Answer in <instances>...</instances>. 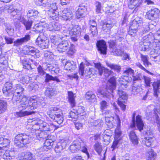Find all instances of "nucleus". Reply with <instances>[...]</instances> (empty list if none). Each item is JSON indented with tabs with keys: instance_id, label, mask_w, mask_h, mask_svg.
Returning a JSON list of instances; mask_svg holds the SVG:
<instances>
[{
	"instance_id": "nucleus-1",
	"label": "nucleus",
	"mask_w": 160,
	"mask_h": 160,
	"mask_svg": "<svg viewBox=\"0 0 160 160\" xmlns=\"http://www.w3.org/2000/svg\"><path fill=\"white\" fill-rule=\"evenodd\" d=\"M35 130V132H32L29 135L24 133L17 135L15 137V144L19 147H23L30 142L31 139L37 138L39 140H45L48 138V135L44 132H38L39 130Z\"/></svg>"
},
{
	"instance_id": "nucleus-2",
	"label": "nucleus",
	"mask_w": 160,
	"mask_h": 160,
	"mask_svg": "<svg viewBox=\"0 0 160 160\" xmlns=\"http://www.w3.org/2000/svg\"><path fill=\"white\" fill-rule=\"evenodd\" d=\"M94 64L95 67L97 69L98 71L95 70V69L93 68H90L88 67L86 68L85 72H84V66L82 62L81 63L79 66V73L81 75V78H83L84 76L86 78H90L94 74L98 73L101 76L103 72L105 77L107 78L111 74V71L102 66L100 63H94Z\"/></svg>"
},
{
	"instance_id": "nucleus-3",
	"label": "nucleus",
	"mask_w": 160,
	"mask_h": 160,
	"mask_svg": "<svg viewBox=\"0 0 160 160\" xmlns=\"http://www.w3.org/2000/svg\"><path fill=\"white\" fill-rule=\"evenodd\" d=\"M116 81L114 78H111L108 81L106 85V88L104 90H98V95H101L103 98H106L109 99H113V96L111 93L116 88Z\"/></svg>"
},
{
	"instance_id": "nucleus-4",
	"label": "nucleus",
	"mask_w": 160,
	"mask_h": 160,
	"mask_svg": "<svg viewBox=\"0 0 160 160\" xmlns=\"http://www.w3.org/2000/svg\"><path fill=\"white\" fill-rule=\"evenodd\" d=\"M50 117L58 124H60L63 122V118L62 110L57 107L50 108L47 112Z\"/></svg>"
},
{
	"instance_id": "nucleus-5",
	"label": "nucleus",
	"mask_w": 160,
	"mask_h": 160,
	"mask_svg": "<svg viewBox=\"0 0 160 160\" xmlns=\"http://www.w3.org/2000/svg\"><path fill=\"white\" fill-rule=\"evenodd\" d=\"M143 19L141 17H136L132 22H130L128 34L131 36L136 33L138 29L142 25Z\"/></svg>"
},
{
	"instance_id": "nucleus-6",
	"label": "nucleus",
	"mask_w": 160,
	"mask_h": 160,
	"mask_svg": "<svg viewBox=\"0 0 160 160\" xmlns=\"http://www.w3.org/2000/svg\"><path fill=\"white\" fill-rule=\"evenodd\" d=\"M12 99L15 101L17 103H20L18 108L20 110L27 109L29 110V101L28 100L26 97L20 96L17 97L15 95L12 97Z\"/></svg>"
},
{
	"instance_id": "nucleus-7",
	"label": "nucleus",
	"mask_w": 160,
	"mask_h": 160,
	"mask_svg": "<svg viewBox=\"0 0 160 160\" xmlns=\"http://www.w3.org/2000/svg\"><path fill=\"white\" fill-rule=\"evenodd\" d=\"M55 128V126L52 124H51L50 125L46 122L41 120L39 121L37 123V124L33 126V129L37 131L40 130L41 132L42 131L52 130Z\"/></svg>"
},
{
	"instance_id": "nucleus-8",
	"label": "nucleus",
	"mask_w": 160,
	"mask_h": 160,
	"mask_svg": "<svg viewBox=\"0 0 160 160\" xmlns=\"http://www.w3.org/2000/svg\"><path fill=\"white\" fill-rule=\"evenodd\" d=\"M43 35H44L43 34ZM44 37L43 35H39L36 40V44L41 48L43 49L48 48L49 43V40L46 37H48L50 35L47 34Z\"/></svg>"
},
{
	"instance_id": "nucleus-9",
	"label": "nucleus",
	"mask_w": 160,
	"mask_h": 160,
	"mask_svg": "<svg viewBox=\"0 0 160 160\" xmlns=\"http://www.w3.org/2000/svg\"><path fill=\"white\" fill-rule=\"evenodd\" d=\"M35 1L36 4L46 7L50 11H55L58 8L56 3H48V0H35Z\"/></svg>"
},
{
	"instance_id": "nucleus-10",
	"label": "nucleus",
	"mask_w": 160,
	"mask_h": 160,
	"mask_svg": "<svg viewBox=\"0 0 160 160\" xmlns=\"http://www.w3.org/2000/svg\"><path fill=\"white\" fill-rule=\"evenodd\" d=\"M135 114H133L132 120V122L130 125V127L133 128L135 127L136 125L138 130L141 132L143 130L144 126V124L141 118V117L139 115L136 116V124L135 121Z\"/></svg>"
},
{
	"instance_id": "nucleus-11",
	"label": "nucleus",
	"mask_w": 160,
	"mask_h": 160,
	"mask_svg": "<svg viewBox=\"0 0 160 160\" xmlns=\"http://www.w3.org/2000/svg\"><path fill=\"white\" fill-rule=\"evenodd\" d=\"M0 9L1 10H3L4 12L7 11L8 13H10L11 15L15 17V19L18 20V18L19 16L21 17L20 11L17 9H14L12 6L2 7H1Z\"/></svg>"
},
{
	"instance_id": "nucleus-12",
	"label": "nucleus",
	"mask_w": 160,
	"mask_h": 160,
	"mask_svg": "<svg viewBox=\"0 0 160 160\" xmlns=\"http://www.w3.org/2000/svg\"><path fill=\"white\" fill-rule=\"evenodd\" d=\"M12 84L11 82H7L4 85L2 89L3 92L6 96L12 97L13 94Z\"/></svg>"
},
{
	"instance_id": "nucleus-13",
	"label": "nucleus",
	"mask_w": 160,
	"mask_h": 160,
	"mask_svg": "<svg viewBox=\"0 0 160 160\" xmlns=\"http://www.w3.org/2000/svg\"><path fill=\"white\" fill-rule=\"evenodd\" d=\"M109 48L112 54L119 56L122 55L123 53V51L118 48L115 43L112 41H111L109 42Z\"/></svg>"
},
{
	"instance_id": "nucleus-14",
	"label": "nucleus",
	"mask_w": 160,
	"mask_h": 160,
	"mask_svg": "<svg viewBox=\"0 0 160 160\" xmlns=\"http://www.w3.org/2000/svg\"><path fill=\"white\" fill-rule=\"evenodd\" d=\"M83 143L80 140H76L73 141L69 147V149L72 152H75L81 148Z\"/></svg>"
},
{
	"instance_id": "nucleus-15",
	"label": "nucleus",
	"mask_w": 160,
	"mask_h": 160,
	"mask_svg": "<svg viewBox=\"0 0 160 160\" xmlns=\"http://www.w3.org/2000/svg\"><path fill=\"white\" fill-rule=\"evenodd\" d=\"M160 11L158 9L154 8L149 10L146 15L147 18L149 20H153L159 17Z\"/></svg>"
},
{
	"instance_id": "nucleus-16",
	"label": "nucleus",
	"mask_w": 160,
	"mask_h": 160,
	"mask_svg": "<svg viewBox=\"0 0 160 160\" xmlns=\"http://www.w3.org/2000/svg\"><path fill=\"white\" fill-rule=\"evenodd\" d=\"M68 140H62L56 145L54 150L56 153H60L65 149L68 144Z\"/></svg>"
},
{
	"instance_id": "nucleus-17",
	"label": "nucleus",
	"mask_w": 160,
	"mask_h": 160,
	"mask_svg": "<svg viewBox=\"0 0 160 160\" xmlns=\"http://www.w3.org/2000/svg\"><path fill=\"white\" fill-rule=\"evenodd\" d=\"M61 28V25L58 22H52L50 23L48 25V27L47 28L48 30H47L43 32L44 34H46L49 31H58Z\"/></svg>"
},
{
	"instance_id": "nucleus-18",
	"label": "nucleus",
	"mask_w": 160,
	"mask_h": 160,
	"mask_svg": "<svg viewBox=\"0 0 160 160\" xmlns=\"http://www.w3.org/2000/svg\"><path fill=\"white\" fill-rule=\"evenodd\" d=\"M98 50L101 53L106 54L107 53V47L106 42L103 40L98 41L96 44Z\"/></svg>"
},
{
	"instance_id": "nucleus-19",
	"label": "nucleus",
	"mask_w": 160,
	"mask_h": 160,
	"mask_svg": "<svg viewBox=\"0 0 160 160\" xmlns=\"http://www.w3.org/2000/svg\"><path fill=\"white\" fill-rule=\"evenodd\" d=\"M62 19L65 21L70 20L73 17V14L71 11L68 8L64 9L61 15Z\"/></svg>"
},
{
	"instance_id": "nucleus-20",
	"label": "nucleus",
	"mask_w": 160,
	"mask_h": 160,
	"mask_svg": "<svg viewBox=\"0 0 160 160\" xmlns=\"http://www.w3.org/2000/svg\"><path fill=\"white\" fill-rule=\"evenodd\" d=\"M69 47L68 42L67 40L63 41L58 44L57 49L59 52L66 51Z\"/></svg>"
},
{
	"instance_id": "nucleus-21",
	"label": "nucleus",
	"mask_w": 160,
	"mask_h": 160,
	"mask_svg": "<svg viewBox=\"0 0 160 160\" xmlns=\"http://www.w3.org/2000/svg\"><path fill=\"white\" fill-rule=\"evenodd\" d=\"M142 0H129L128 7L130 9L134 8V11L136 12L142 2Z\"/></svg>"
},
{
	"instance_id": "nucleus-22",
	"label": "nucleus",
	"mask_w": 160,
	"mask_h": 160,
	"mask_svg": "<svg viewBox=\"0 0 160 160\" xmlns=\"http://www.w3.org/2000/svg\"><path fill=\"white\" fill-rule=\"evenodd\" d=\"M62 63L64 66V69L67 71L74 70L76 68L75 64L73 61H67V60L63 59L62 60Z\"/></svg>"
},
{
	"instance_id": "nucleus-23",
	"label": "nucleus",
	"mask_w": 160,
	"mask_h": 160,
	"mask_svg": "<svg viewBox=\"0 0 160 160\" xmlns=\"http://www.w3.org/2000/svg\"><path fill=\"white\" fill-rule=\"evenodd\" d=\"M89 24L91 33L94 37L97 36L98 32L97 28V24L96 22L94 20H90Z\"/></svg>"
},
{
	"instance_id": "nucleus-24",
	"label": "nucleus",
	"mask_w": 160,
	"mask_h": 160,
	"mask_svg": "<svg viewBox=\"0 0 160 160\" xmlns=\"http://www.w3.org/2000/svg\"><path fill=\"white\" fill-rule=\"evenodd\" d=\"M10 141L9 139L5 138L4 136H0V151L5 149L9 146Z\"/></svg>"
},
{
	"instance_id": "nucleus-25",
	"label": "nucleus",
	"mask_w": 160,
	"mask_h": 160,
	"mask_svg": "<svg viewBox=\"0 0 160 160\" xmlns=\"http://www.w3.org/2000/svg\"><path fill=\"white\" fill-rule=\"evenodd\" d=\"M24 90V88L20 84L15 85L13 88V94L12 96V97L15 95H16L17 97H18L19 96H22V94Z\"/></svg>"
},
{
	"instance_id": "nucleus-26",
	"label": "nucleus",
	"mask_w": 160,
	"mask_h": 160,
	"mask_svg": "<svg viewBox=\"0 0 160 160\" xmlns=\"http://www.w3.org/2000/svg\"><path fill=\"white\" fill-rule=\"evenodd\" d=\"M38 12L35 9L29 10L27 13V17L29 20L32 21L36 20L38 17Z\"/></svg>"
},
{
	"instance_id": "nucleus-27",
	"label": "nucleus",
	"mask_w": 160,
	"mask_h": 160,
	"mask_svg": "<svg viewBox=\"0 0 160 160\" xmlns=\"http://www.w3.org/2000/svg\"><path fill=\"white\" fill-rule=\"evenodd\" d=\"M30 39V36L29 34H26L25 36L22 38L17 39L14 42V45L18 46L21 45L23 43L29 41Z\"/></svg>"
},
{
	"instance_id": "nucleus-28",
	"label": "nucleus",
	"mask_w": 160,
	"mask_h": 160,
	"mask_svg": "<svg viewBox=\"0 0 160 160\" xmlns=\"http://www.w3.org/2000/svg\"><path fill=\"white\" fill-rule=\"evenodd\" d=\"M10 151L6 149H2L0 151V160H10L11 157L10 155Z\"/></svg>"
},
{
	"instance_id": "nucleus-29",
	"label": "nucleus",
	"mask_w": 160,
	"mask_h": 160,
	"mask_svg": "<svg viewBox=\"0 0 160 160\" xmlns=\"http://www.w3.org/2000/svg\"><path fill=\"white\" fill-rule=\"evenodd\" d=\"M18 20L22 22L25 27L27 30H29L31 28L33 21L29 20L27 21L23 17H20L18 18Z\"/></svg>"
},
{
	"instance_id": "nucleus-30",
	"label": "nucleus",
	"mask_w": 160,
	"mask_h": 160,
	"mask_svg": "<svg viewBox=\"0 0 160 160\" xmlns=\"http://www.w3.org/2000/svg\"><path fill=\"white\" fill-rule=\"evenodd\" d=\"M29 110H33L38 107V102L37 97L33 96L31 97L29 100Z\"/></svg>"
},
{
	"instance_id": "nucleus-31",
	"label": "nucleus",
	"mask_w": 160,
	"mask_h": 160,
	"mask_svg": "<svg viewBox=\"0 0 160 160\" xmlns=\"http://www.w3.org/2000/svg\"><path fill=\"white\" fill-rule=\"evenodd\" d=\"M130 140L134 145H137L138 143V139L135 132L132 131L128 133Z\"/></svg>"
},
{
	"instance_id": "nucleus-32",
	"label": "nucleus",
	"mask_w": 160,
	"mask_h": 160,
	"mask_svg": "<svg viewBox=\"0 0 160 160\" xmlns=\"http://www.w3.org/2000/svg\"><path fill=\"white\" fill-rule=\"evenodd\" d=\"M142 139V143L148 147H150L152 144L155 140V138L154 136L146 137Z\"/></svg>"
},
{
	"instance_id": "nucleus-33",
	"label": "nucleus",
	"mask_w": 160,
	"mask_h": 160,
	"mask_svg": "<svg viewBox=\"0 0 160 160\" xmlns=\"http://www.w3.org/2000/svg\"><path fill=\"white\" fill-rule=\"evenodd\" d=\"M68 101L71 106L72 107L75 106L76 104L75 98L76 97L75 94L72 91H68Z\"/></svg>"
},
{
	"instance_id": "nucleus-34",
	"label": "nucleus",
	"mask_w": 160,
	"mask_h": 160,
	"mask_svg": "<svg viewBox=\"0 0 160 160\" xmlns=\"http://www.w3.org/2000/svg\"><path fill=\"white\" fill-rule=\"evenodd\" d=\"M86 11V8L85 7H82L80 6V7L78 9L76 12L77 18L79 19L84 17Z\"/></svg>"
},
{
	"instance_id": "nucleus-35",
	"label": "nucleus",
	"mask_w": 160,
	"mask_h": 160,
	"mask_svg": "<svg viewBox=\"0 0 160 160\" xmlns=\"http://www.w3.org/2000/svg\"><path fill=\"white\" fill-rule=\"evenodd\" d=\"M114 24L112 21H108L104 23L102 25L103 30L106 32H109Z\"/></svg>"
},
{
	"instance_id": "nucleus-36",
	"label": "nucleus",
	"mask_w": 160,
	"mask_h": 160,
	"mask_svg": "<svg viewBox=\"0 0 160 160\" xmlns=\"http://www.w3.org/2000/svg\"><path fill=\"white\" fill-rule=\"evenodd\" d=\"M22 110H21L19 112H16L14 114L15 116L17 118H20L29 115L34 113V112L33 111H22Z\"/></svg>"
},
{
	"instance_id": "nucleus-37",
	"label": "nucleus",
	"mask_w": 160,
	"mask_h": 160,
	"mask_svg": "<svg viewBox=\"0 0 160 160\" xmlns=\"http://www.w3.org/2000/svg\"><path fill=\"white\" fill-rule=\"evenodd\" d=\"M118 93L119 96L118 101L123 102L124 103H125L128 98V95L126 92L122 90H119L118 91Z\"/></svg>"
},
{
	"instance_id": "nucleus-38",
	"label": "nucleus",
	"mask_w": 160,
	"mask_h": 160,
	"mask_svg": "<svg viewBox=\"0 0 160 160\" xmlns=\"http://www.w3.org/2000/svg\"><path fill=\"white\" fill-rule=\"evenodd\" d=\"M128 78V77L127 76H123L120 78V85L118 90H122V89H124L127 87L128 85L127 84L128 82L127 81V79Z\"/></svg>"
},
{
	"instance_id": "nucleus-39",
	"label": "nucleus",
	"mask_w": 160,
	"mask_h": 160,
	"mask_svg": "<svg viewBox=\"0 0 160 160\" xmlns=\"http://www.w3.org/2000/svg\"><path fill=\"white\" fill-rule=\"evenodd\" d=\"M81 32V28L78 25L74 26L69 32L71 36H78Z\"/></svg>"
},
{
	"instance_id": "nucleus-40",
	"label": "nucleus",
	"mask_w": 160,
	"mask_h": 160,
	"mask_svg": "<svg viewBox=\"0 0 160 160\" xmlns=\"http://www.w3.org/2000/svg\"><path fill=\"white\" fill-rule=\"evenodd\" d=\"M48 25L46 23H43V24H41L40 25H37L36 28H33V31L36 33H41L44 31L46 27H47Z\"/></svg>"
},
{
	"instance_id": "nucleus-41",
	"label": "nucleus",
	"mask_w": 160,
	"mask_h": 160,
	"mask_svg": "<svg viewBox=\"0 0 160 160\" xmlns=\"http://www.w3.org/2000/svg\"><path fill=\"white\" fill-rule=\"evenodd\" d=\"M146 157L149 160H154L156 158V154L153 149H148L146 154Z\"/></svg>"
},
{
	"instance_id": "nucleus-42",
	"label": "nucleus",
	"mask_w": 160,
	"mask_h": 160,
	"mask_svg": "<svg viewBox=\"0 0 160 160\" xmlns=\"http://www.w3.org/2000/svg\"><path fill=\"white\" fill-rule=\"evenodd\" d=\"M25 48L27 53L32 55H35L38 52V50L36 48L31 46H27Z\"/></svg>"
},
{
	"instance_id": "nucleus-43",
	"label": "nucleus",
	"mask_w": 160,
	"mask_h": 160,
	"mask_svg": "<svg viewBox=\"0 0 160 160\" xmlns=\"http://www.w3.org/2000/svg\"><path fill=\"white\" fill-rule=\"evenodd\" d=\"M75 109L72 110L68 113V117L69 120L75 121L78 117Z\"/></svg>"
},
{
	"instance_id": "nucleus-44",
	"label": "nucleus",
	"mask_w": 160,
	"mask_h": 160,
	"mask_svg": "<svg viewBox=\"0 0 160 160\" xmlns=\"http://www.w3.org/2000/svg\"><path fill=\"white\" fill-rule=\"evenodd\" d=\"M153 88L154 96L157 97L158 95V93L160 92V81L154 83L153 84Z\"/></svg>"
},
{
	"instance_id": "nucleus-45",
	"label": "nucleus",
	"mask_w": 160,
	"mask_h": 160,
	"mask_svg": "<svg viewBox=\"0 0 160 160\" xmlns=\"http://www.w3.org/2000/svg\"><path fill=\"white\" fill-rule=\"evenodd\" d=\"M114 116L109 117H105L106 123L109 128H112L114 125V123L113 121L114 120Z\"/></svg>"
},
{
	"instance_id": "nucleus-46",
	"label": "nucleus",
	"mask_w": 160,
	"mask_h": 160,
	"mask_svg": "<svg viewBox=\"0 0 160 160\" xmlns=\"http://www.w3.org/2000/svg\"><path fill=\"white\" fill-rule=\"evenodd\" d=\"M85 98L91 102H96L97 100L95 95L91 92H88L86 93Z\"/></svg>"
},
{
	"instance_id": "nucleus-47",
	"label": "nucleus",
	"mask_w": 160,
	"mask_h": 160,
	"mask_svg": "<svg viewBox=\"0 0 160 160\" xmlns=\"http://www.w3.org/2000/svg\"><path fill=\"white\" fill-rule=\"evenodd\" d=\"M45 78V81L47 82H48L51 80L56 81L57 82H61V80L57 77H53L49 74H46Z\"/></svg>"
},
{
	"instance_id": "nucleus-48",
	"label": "nucleus",
	"mask_w": 160,
	"mask_h": 160,
	"mask_svg": "<svg viewBox=\"0 0 160 160\" xmlns=\"http://www.w3.org/2000/svg\"><path fill=\"white\" fill-rule=\"evenodd\" d=\"M107 66L112 69L119 72L121 69L120 66L113 63H107Z\"/></svg>"
},
{
	"instance_id": "nucleus-49",
	"label": "nucleus",
	"mask_w": 160,
	"mask_h": 160,
	"mask_svg": "<svg viewBox=\"0 0 160 160\" xmlns=\"http://www.w3.org/2000/svg\"><path fill=\"white\" fill-rule=\"evenodd\" d=\"M24 156L21 157L22 160H33L32 154L30 152H28L23 153Z\"/></svg>"
},
{
	"instance_id": "nucleus-50",
	"label": "nucleus",
	"mask_w": 160,
	"mask_h": 160,
	"mask_svg": "<svg viewBox=\"0 0 160 160\" xmlns=\"http://www.w3.org/2000/svg\"><path fill=\"white\" fill-rule=\"evenodd\" d=\"M45 94L46 96L50 98L55 94V90L52 88H48L46 90Z\"/></svg>"
},
{
	"instance_id": "nucleus-51",
	"label": "nucleus",
	"mask_w": 160,
	"mask_h": 160,
	"mask_svg": "<svg viewBox=\"0 0 160 160\" xmlns=\"http://www.w3.org/2000/svg\"><path fill=\"white\" fill-rule=\"evenodd\" d=\"M78 115L84 116L86 114L85 110L84 107L83 106H78L75 110Z\"/></svg>"
},
{
	"instance_id": "nucleus-52",
	"label": "nucleus",
	"mask_w": 160,
	"mask_h": 160,
	"mask_svg": "<svg viewBox=\"0 0 160 160\" xmlns=\"http://www.w3.org/2000/svg\"><path fill=\"white\" fill-rule=\"evenodd\" d=\"M6 107V102L3 100H0V114L5 111Z\"/></svg>"
},
{
	"instance_id": "nucleus-53",
	"label": "nucleus",
	"mask_w": 160,
	"mask_h": 160,
	"mask_svg": "<svg viewBox=\"0 0 160 160\" xmlns=\"http://www.w3.org/2000/svg\"><path fill=\"white\" fill-rule=\"evenodd\" d=\"M115 136L114 139H120L121 140L120 137L121 135L122 132L120 131V126L118 125L115 131Z\"/></svg>"
},
{
	"instance_id": "nucleus-54",
	"label": "nucleus",
	"mask_w": 160,
	"mask_h": 160,
	"mask_svg": "<svg viewBox=\"0 0 160 160\" xmlns=\"http://www.w3.org/2000/svg\"><path fill=\"white\" fill-rule=\"evenodd\" d=\"M45 140L43 147L46 150H47V149H50L52 146L53 145L52 142H51V140L47 138Z\"/></svg>"
},
{
	"instance_id": "nucleus-55",
	"label": "nucleus",
	"mask_w": 160,
	"mask_h": 160,
	"mask_svg": "<svg viewBox=\"0 0 160 160\" xmlns=\"http://www.w3.org/2000/svg\"><path fill=\"white\" fill-rule=\"evenodd\" d=\"M28 61H29L28 60L25 59H23L22 60V62L23 66V68L28 70L30 69H32L31 68V65L30 64Z\"/></svg>"
},
{
	"instance_id": "nucleus-56",
	"label": "nucleus",
	"mask_w": 160,
	"mask_h": 160,
	"mask_svg": "<svg viewBox=\"0 0 160 160\" xmlns=\"http://www.w3.org/2000/svg\"><path fill=\"white\" fill-rule=\"evenodd\" d=\"M94 148L95 150L100 155L102 150V145L98 142H97L94 145Z\"/></svg>"
},
{
	"instance_id": "nucleus-57",
	"label": "nucleus",
	"mask_w": 160,
	"mask_h": 160,
	"mask_svg": "<svg viewBox=\"0 0 160 160\" xmlns=\"http://www.w3.org/2000/svg\"><path fill=\"white\" fill-rule=\"evenodd\" d=\"M44 56L46 59L48 60L52 59L54 57L52 52L48 51L45 52Z\"/></svg>"
},
{
	"instance_id": "nucleus-58",
	"label": "nucleus",
	"mask_w": 160,
	"mask_h": 160,
	"mask_svg": "<svg viewBox=\"0 0 160 160\" xmlns=\"http://www.w3.org/2000/svg\"><path fill=\"white\" fill-rule=\"evenodd\" d=\"M103 113L104 114L105 117L114 116V115L116 114V112H114L113 110H106L104 112H103Z\"/></svg>"
},
{
	"instance_id": "nucleus-59",
	"label": "nucleus",
	"mask_w": 160,
	"mask_h": 160,
	"mask_svg": "<svg viewBox=\"0 0 160 160\" xmlns=\"http://www.w3.org/2000/svg\"><path fill=\"white\" fill-rule=\"evenodd\" d=\"M100 108L102 112L103 113L105 109H107L108 106V104L105 101H102L100 103Z\"/></svg>"
},
{
	"instance_id": "nucleus-60",
	"label": "nucleus",
	"mask_w": 160,
	"mask_h": 160,
	"mask_svg": "<svg viewBox=\"0 0 160 160\" xmlns=\"http://www.w3.org/2000/svg\"><path fill=\"white\" fill-rule=\"evenodd\" d=\"M47 150L44 149L43 147H42L35 150L34 151V153L37 156H39L40 155L43 154L44 151Z\"/></svg>"
},
{
	"instance_id": "nucleus-61",
	"label": "nucleus",
	"mask_w": 160,
	"mask_h": 160,
	"mask_svg": "<svg viewBox=\"0 0 160 160\" xmlns=\"http://www.w3.org/2000/svg\"><path fill=\"white\" fill-rule=\"evenodd\" d=\"M74 48V46L72 44H70L69 45V50L67 52L68 54L70 55H72L76 51Z\"/></svg>"
},
{
	"instance_id": "nucleus-62",
	"label": "nucleus",
	"mask_w": 160,
	"mask_h": 160,
	"mask_svg": "<svg viewBox=\"0 0 160 160\" xmlns=\"http://www.w3.org/2000/svg\"><path fill=\"white\" fill-rule=\"evenodd\" d=\"M95 11L97 13H100L101 10V2H96L95 4Z\"/></svg>"
},
{
	"instance_id": "nucleus-63",
	"label": "nucleus",
	"mask_w": 160,
	"mask_h": 160,
	"mask_svg": "<svg viewBox=\"0 0 160 160\" xmlns=\"http://www.w3.org/2000/svg\"><path fill=\"white\" fill-rule=\"evenodd\" d=\"M134 73V71L131 68H128L124 71L123 74L126 75H131L132 76L133 74Z\"/></svg>"
},
{
	"instance_id": "nucleus-64",
	"label": "nucleus",
	"mask_w": 160,
	"mask_h": 160,
	"mask_svg": "<svg viewBox=\"0 0 160 160\" xmlns=\"http://www.w3.org/2000/svg\"><path fill=\"white\" fill-rule=\"evenodd\" d=\"M141 57L142 60L143 62L144 65L145 67H148L149 62L148 60L147 56L141 54Z\"/></svg>"
}]
</instances>
